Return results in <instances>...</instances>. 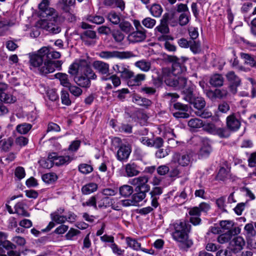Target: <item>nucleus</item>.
Here are the masks:
<instances>
[{
    "label": "nucleus",
    "instance_id": "f257e3e1",
    "mask_svg": "<svg viewBox=\"0 0 256 256\" xmlns=\"http://www.w3.org/2000/svg\"><path fill=\"white\" fill-rule=\"evenodd\" d=\"M60 54L54 51L50 47L44 46L36 52L29 54L30 68L37 69L42 74H46L54 72L56 69L60 70L62 62L53 60L60 57Z\"/></svg>",
    "mask_w": 256,
    "mask_h": 256
},
{
    "label": "nucleus",
    "instance_id": "f03ea898",
    "mask_svg": "<svg viewBox=\"0 0 256 256\" xmlns=\"http://www.w3.org/2000/svg\"><path fill=\"white\" fill-rule=\"evenodd\" d=\"M172 226V238L178 242V246L181 250H187L193 244L192 240L188 238L191 226L184 220H179L174 222Z\"/></svg>",
    "mask_w": 256,
    "mask_h": 256
},
{
    "label": "nucleus",
    "instance_id": "7ed1b4c3",
    "mask_svg": "<svg viewBox=\"0 0 256 256\" xmlns=\"http://www.w3.org/2000/svg\"><path fill=\"white\" fill-rule=\"evenodd\" d=\"M194 86H190L184 90V96L183 98L190 104H193L194 107L196 110L194 114L200 117L204 118H208L212 116V113L207 110H204L206 106L204 99L202 97L195 98L193 95V91Z\"/></svg>",
    "mask_w": 256,
    "mask_h": 256
},
{
    "label": "nucleus",
    "instance_id": "20e7f679",
    "mask_svg": "<svg viewBox=\"0 0 256 256\" xmlns=\"http://www.w3.org/2000/svg\"><path fill=\"white\" fill-rule=\"evenodd\" d=\"M40 16L45 18L38 22L40 26L52 34H58L61 31L60 26L56 23L58 18L56 10L48 7L44 12H40Z\"/></svg>",
    "mask_w": 256,
    "mask_h": 256
},
{
    "label": "nucleus",
    "instance_id": "39448f33",
    "mask_svg": "<svg viewBox=\"0 0 256 256\" xmlns=\"http://www.w3.org/2000/svg\"><path fill=\"white\" fill-rule=\"evenodd\" d=\"M164 82L169 86L183 89L182 92L184 96V90L188 88L189 86H194L190 82H188L186 78L182 76L172 78L171 76H168L164 78Z\"/></svg>",
    "mask_w": 256,
    "mask_h": 256
},
{
    "label": "nucleus",
    "instance_id": "423d86ee",
    "mask_svg": "<svg viewBox=\"0 0 256 256\" xmlns=\"http://www.w3.org/2000/svg\"><path fill=\"white\" fill-rule=\"evenodd\" d=\"M102 58L109 59L116 58L120 59H127L135 56V54L130 51H102L98 54Z\"/></svg>",
    "mask_w": 256,
    "mask_h": 256
},
{
    "label": "nucleus",
    "instance_id": "0eeeda50",
    "mask_svg": "<svg viewBox=\"0 0 256 256\" xmlns=\"http://www.w3.org/2000/svg\"><path fill=\"white\" fill-rule=\"evenodd\" d=\"M112 69L116 73L120 74L122 79L127 82L132 76L133 72L130 70V66L126 64L120 62L115 64L113 66Z\"/></svg>",
    "mask_w": 256,
    "mask_h": 256
},
{
    "label": "nucleus",
    "instance_id": "6e6552de",
    "mask_svg": "<svg viewBox=\"0 0 256 256\" xmlns=\"http://www.w3.org/2000/svg\"><path fill=\"white\" fill-rule=\"evenodd\" d=\"M148 178L146 176H141L132 178L129 180V183L136 186V191L148 192L150 190V186L148 184Z\"/></svg>",
    "mask_w": 256,
    "mask_h": 256
},
{
    "label": "nucleus",
    "instance_id": "1a4fd4ad",
    "mask_svg": "<svg viewBox=\"0 0 256 256\" xmlns=\"http://www.w3.org/2000/svg\"><path fill=\"white\" fill-rule=\"evenodd\" d=\"M204 130L209 134L218 135L220 138H228L229 133L228 130L224 128H217L212 123H207L203 125Z\"/></svg>",
    "mask_w": 256,
    "mask_h": 256
},
{
    "label": "nucleus",
    "instance_id": "9d476101",
    "mask_svg": "<svg viewBox=\"0 0 256 256\" xmlns=\"http://www.w3.org/2000/svg\"><path fill=\"white\" fill-rule=\"evenodd\" d=\"M48 158L54 164L59 166L68 165L74 160V157L68 154L58 156L56 153H52L49 154Z\"/></svg>",
    "mask_w": 256,
    "mask_h": 256
},
{
    "label": "nucleus",
    "instance_id": "9b49d317",
    "mask_svg": "<svg viewBox=\"0 0 256 256\" xmlns=\"http://www.w3.org/2000/svg\"><path fill=\"white\" fill-rule=\"evenodd\" d=\"M132 152L131 146L128 144H122L118 148L116 158L120 162H126Z\"/></svg>",
    "mask_w": 256,
    "mask_h": 256
},
{
    "label": "nucleus",
    "instance_id": "f8f14e48",
    "mask_svg": "<svg viewBox=\"0 0 256 256\" xmlns=\"http://www.w3.org/2000/svg\"><path fill=\"white\" fill-rule=\"evenodd\" d=\"M50 218L52 220L50 222L46 228L42 230L43 232H48L52 228L54 227L55 224H64L66 221V216L56 214V213H52L50 214Z\"/></svg>",
    "mask_w": 256,
    "mask_h": 256
},
{
    "label": "nucleus",
    "instance_id": "ddd939ff",
    "mask_svg": "<svg viewBox=\"0 0 256 256\" xmlns=\"http://www.w3.org/2000/svg\"><path fill=\"white\" fill-rule=\"evenodd\" d=\"M163 192L162 188L160 186H156L152 188L150 192V204L152 206L156 208L159 206L158 200Z\"/></svg>",
    "mask_w": 256,
    "mask_h": 256
},
{
    "label": "nucleus",
    "instance_id": "4468645a",
    "mask_svg": "<svg viewBox=\"0 0 256 256\" xmlns=\"http://www.w3.org/2000/svg\"><path fill=\"white\" fill-rule=\"evenodd\" d=\"M226 124L227 128L232 132L237 131L241 125L240 121L237 118L234 113L227 116Z\"/></svg>",
    "mask_w": 256,
    "mask_h": 256
},
{
    "label": "nucleus",
    "instance_id": "2eb2a0df",
    "mask_svg": "<svg viewBox=\"0 0 256 256\" xmlns=\"http://www.w3.org/2000/svg\"><path fill=\"white\" fill-rule=\"evenodd\" d=\"M191 154H180L176 153L174 154L172 161L174 162H178L180 165L185 166L188 165L190 162Z\"/></svg>",
    "mask_w": 256,
    "mask_h": 256
},
{
    "label": "nucleus",
    "instance_id": "dca6fc26",
    "mask_svg": "<svg viewBox=\"0 0 256 256\" xmlns=\"http://www.w3.org/2000/svg\"><path fill=\"white\" fill-rule=\"evenodd\" d=\"M124 170L128 177H132L139 174L142 168L134 162H130L125 165Z\"/></svg>",
    "mask_w": 256,
    "mask_h": 256
},
{
    "label": "nucleus",
    "instance_id": "f3484780",
    "mask_svg": "<svg viewBox=\"0 0 256 256\" xmlns=\"http://www.w3.org/2000/svg\"><path fill=\"white\" fill-rule=\"evenodd\" d=\"M86 64V60H80L76 61L70 65L68 69V73L72 76H75L78 72L82 74L83 68Z\"/></svg>",
    "mask_w": 256,
    "mask_h": 256
},
{
    "label": "nucleus",
    "instance_id": "a211bd4d",
    "mask_svg": "<svg viewBox=\"0 0 256 256\" xmlns=\"http://www.w3.org/2000/svg\"><path fill=\"white\" fill-rule=\"evenodd\" d=\"M93 67L101 75L110 76V66L108 63L100 60H96L93 62Z\"/></svg>",
    "mask_w": 256,
    "mask_h": 256
},
{
    "label": "nucleus",
    "instance_id": "6ab92c4d",
    "mask_svg": "<svg viewBox=\"0 0 256 256\" xmlns=\"http://www.w3.org/2000/svg\"><path fill=\"white\" fill-rule=\"evenodd\" d=\"M146 38V30H136L128 36V40L130 43H136L144 41Z\"/></svg>",
    "mask_w": 256,
    "mask_h": 256
},
{
    "label": "nucleus",
    "instance_id": "aec40b11",
    "mask_svg": "<svg viewBox=\"0 0 256 256\" xmlns=\"http://www.w3.org/2000/svg\"><path fill=\"white\" fill-rule=\"evenodd\" d=\"M244 244V240L242 237L236 236L230 242V250L234 253H238L242 250Z\"/></svg>",
    "mask_w": 256,
    "mask_h": 256
},
{
    "label": "nucleus",
    "instance_id": "412c9836",
    "mask_svg": "<svg viewBox=\"0 0 256 256\" xmlns=\"http://www.w3.org/2000/svg\"><path fill=\"white\" fill-rule=\"evenodd\" d=\"M205 2L204 0H197L196 2H193L191 4V10L192 13L196 19L200 16V14L204 11L203 7Z\"/></svg>",
    "mask_w": 256,
    "mask_h": 256
},
{
    "label": "nucleus",
    "instance_id": "4be33fe9",
    "mask_svg": "<svg viewBox=\"0 0 256 256\" xmlns=\"http://www.w3.org/2000/svg\"><path fill=\"white\" fill-rule=\"evenodd\" d=\"M188 214L190 216V222L194 226L198 225L200 224L201 219L200 216L201 213L200 210L197 207L195 206L190 208L188 212Z\"/></svg>",
    "mask_w": 256,
    "mask_h": 256
},
{
    "label": "nucleus",
    "instance_id": "5701e85b",
    "mask_svg": "<svg viewBox=\"0 0 256 256\" xmlns=\"http://www.w3.org/2000/svg\"><path fill=\"white\" fill-rule=\"evenodd\" d=\"M186 71V68L183 64L175 62L172 64V72L169 76H171L172 78L178 77L179 76L180 74L184 73Z\"/></svg>",
    "mask_w": 256,
    "mask_h": 256
},
{
    "label": "nucleus",
    "instance_id": "b1692460",
    "mask_svg": "<svg viewBox=\"0 0 256 256\" xmlns=\"http://www.w3.org/2000/svg\"><path fill=\"white\" fill-rule=\"evenodd\" d=\"M14 90L12 88L8 89L5 92L2 93L0 95V100L7 104H12L16 100V97L13 96V92Z\"/></svg>",
    "mask_w": 256,
    "mask_h": 256
},
{
    "label": "nucleus",
    "instance_id": "393cba45",
    "mask_svg": "<svg viewBox=\"0 0 256 256\" xmlns=\"http://www.w3.org/2000/svg\"><path fill=\"white\" fill-rule=\"evenodd\" d=\"M228 80L231 84V88L234 89V92H236V88L240 84V78L234 74V72L230 71L228 72L226 75Z\"/></svg>",
    "mask_w": 256,
    "mask_h": 256
},
{
    "label": "nucleus",
    "instance_id": "a878e982",
    "mask_svg": "<svg viewBox=\"0 0 256 256\" xmlns=\"http://www.w3.org/2000/svg\"><path fill=\"white\" fill-rule=\"evenodd\" d=\"M146 76L145 74H139L136 75L134 74L133 72L132 76L130 78L127 82L129 86H140L142 82L145 80Z\"/></svg>",
    "mask_w": 256,
    "mask_h": 256
},
{
    "label": "nucleus",
    "instance_id": "bb28decb",
    "mask_svg": "<svg viewBox=\"0 0 256 256\" xmlns=\"http://www.w3.org/2000/svg\"><path fill=\"white\" fill-rule=\"evenodd\" d=\"M104 4L106 6L112 8H118L122 11L125 8L124 2L123 0H104Z\"/></svg>",
    "mask_w": 256,
    "mask_h": 256
},
{
    "label": "nucleus",
    "instance_id": "cd10ccee",
    "mask_svg": "<svg viewBox=\"0 0 256 256\" xmlns=\"http://www.w3.org/2000/svg\"><path fill=\"white\" fill-rule=\"evenodd\" d=\"M98 189V185L94 182L88 183L82 188L81 190L83 194H90L96 192Z\"/></svg>",
    "mask_w": 256,
    "mask_h": 256
},
{
    "label": "nucleus",
    "instance_id": "c85d7f7f",
    "mask_svg": "<svg viewBox=\"0 0 256 256\" xmlns=\"http://www.w3.org/2000/svg\"><path fill=\"white\" fill-rule=\"evenodd\" d=\"M134 66L144 72H148L151 68V62L145 60H142L136 62Z\"/></svg>",
    "mask_w": 256,
    "mask_h": 256
},
{
    "label": "nucleus",
    "instance_id": "c756f323",
    "mask_svg": "<svg viewBox=\"0 0 256 256\" xmlns=\"http://www.w3.org/2000/svg\"><path fill=\"white\" fill-rule=\"evenodd\" d=\"M82 74L86 76V77H88L90 79V80H96L97 78L96 75L93 71V70L92 69L90 66L87 61L86 64L83 68Z\"/></svg>",
    "mask_w": 256,
    "mask_h": 256
},
{
    "label": "nucleus",
    "instance_id": "7c9ffc66",
    "mask_svg": "<svg viewBox=\"0 0 256 256\" xmlns=\"http://www.w3.org/2000/svg\"><path fill=\"white\" fill-rule=\"evenodd\" d=\"M224 78L220 74H214L210 78V83L214 86H220L223 84Z\"/></svg>",
    "mask_w": 256,
    "mask_h": 256
},
{
    "label": "nucleus",
    "instance_id": "2f4dec72",
    "mask_svg": "<svg viewBox=\"0 0 256 256\" xmlns=\"http://www.w3.org/2000/svg\"><path fill=\"white\" fill-rule=\"evenodd\" d=\"M13 144V140L11 138L3 139L0 141V149L4 152H8Z\"/></svg>",
    "mask_w": 256,
    "mask_h": 256
},
{
    "label": "nucleus",
    "instance_id": "473e14b6",
    "mask_svg": "<svg viewBox=\"0 0 256 256\" xmlns=\"http://www.w3.org/2000/svg\"><path fill=\"white\" fill-rule=\"evenodd\" d=\"M156 34H168L169 32V28L164 20H161L160 24L157 26L155 29Z\"/></svg>",
    "mask_w": 256,
    "mask_h": 256
},
{
    "label": "nucleus",
    "instance_id": "72a5a7b5",
    "mask_svg": "<svg viewBox=\"0 0 256 256\" xmlns=\"http://www.w3.org/2000/svg\"><path fill=\"white\" fill-rule=\"evenodd\" d=\"M76 82L78 86L83 88H89L91 84L90 79L84 74L78 76L76 80Z\"/></svg>",
    "mask_w": 256,
    "mask_h": 256
},
{
    "label": "nucleus",
    "instance_id": "f704fd0d",
    "mask_svg": "<svg viewBox=\"0 0 256 256\" xmlns=\"http://www.w3.org/2000/svg\"><path fill=\"white\" fill-rule=\"evenodd\" d=\"M151 14L156 18L160 17L162 12V8L160 4H153L149 8Z\"/></svg>",
    "mask_w": 256,
    "mask_h": 256
},
{
    "label": "nucleus",
    "instance_id": "c9c22d12",
    "mask_svg": "<svg viewBox=\"0 0 256 256\" xmlns=\"http://www.w3.org/2000/svg\"><path fill=\"white\" fill-rule=\"evenodd\" d=\"M211 151L212 148L210 145L204 144L200 150L198 154L199 158H207L210 155Z\"/></svg>",
    "mask_w": 256,
    "mask_h": 256
},
{
    "label": "nucleus",
    "instance_id": "e433bc0d",
    "mask_svg": "<svg viewBox=\"0 0 256 256\" xmlns=\"http://www.w3.org/2000/svg\"><path fill=\"white\" fill-rule=\"evenodd\" d=\"M126 242L128 246L131 248L136 250H138L140 249V244L136 240L130 237H126Z\"/></svg>",
    "mask_w": 256,
    "mask_h": 256
},
{
    "label": "nucleus",
    "instance_id": "4c0bfd02",
    "mask_svg": "<svg viewBox=\"0 0 256 256\" xmlns=\"http://www.w3.org/2000/svg\"><path fill=\"white\" fill-rule=\"evenodd\" d=\"M32 128V125L28 123H23L18 124L16 127L17 132L20 134H27Z\"/></svg>",
    "mask_w": 256,
    "mask_h": 256
},
{
    "label": "nucleus",
    "instance_id": "58836bf2",
    "mask_svg": "<svg viewBox=\"0 0 256 256\" xmlns=\"http://www.w3.org/2000/svg\"><path fill=\"white\" fill-rule=\"evenodd\" d=\"M15 212L18 215L29 217L30 214L24 208V204L22 202H18L14 206Z\"/></svg>",
    "mask_w": 256,
    "mask_h": 256
},
{
    "label": "nucleus",
    "instance_id": "ea45409f",
    "mask_svg": "<svg viewBox=\"0 0 256 256\" xmlns=\"http://www.w3.org/2000/svg\"><path fill=\"white\" fill-rule=\"evenodd\" d=\"M42 179L46 183L52 184L57 180L58 176L55 173L50 172L43 174Z\"/></svg>",
    "mask_w": 256,
    "mask_h": 256
},
{
    "label": "nucleus",
    "instance_id": "a19ab883",
    "mask_svg": "<svg viewBox=\"0 0 256 256\" xmlns=\"http://www.w3.org/2000/svg\"><path fill=\"white\" fill-rule=\"evenodd\" d=\"M101 80H110L114 87H118L121 84L120 76L119 77L116 74H114L110 76H109L108 77L102 76L101 77Z\"/></svg>",
    "mask_w": 256,
    "mask_h": 256
},
{
    "label": "nucleus",
    "instance_id": "79ce46f5",
    "mask_svg": "<svg viewBox=\"0 0 256 256\" xmlns=\"http://www.w3.org/2000/svg\"><path fill=\"white\" fill-rule=\"evenodd\" d=\"M133 192L132 188L128 185H124L120 188V193L124 197H128Z\"/></svg>",
    "mask_w": 256,
    "mask_h": 256
},
{
    "label": "nucleus",
    "instance_id": "37998d69",
    "mask_svg": "<svg viewBox=\"0 0 256 256\" xmlns=\"http://www.w3.org/2000/svg\"><path fill=\"white\" fill-rule=\"evenodd\" d=\"M230 176V172L224 168H221L216 176V178L218 180L224 181Z\"/></svg>",
    "mask_w": 256,
    "mask_h": 256
},
{
    "label": "nucleus",
    "instance_id": "c03bdc74",
    "mask_svg": "<svg viewBox=\"0 0 256 256\" xmlns=\"http://www.w3.org/2000/svg\"><path fill=\"white\" fill-rule=\"evenodd\" d=\"M56 78L60 80V84L65 87H68L70 84L68 79V76L66 74L58 73L56 74Z\"/></svg>",
    "mask_w": 256,
    "mask_h": 256
},
{
    "label": "nucleus",
    "instance_id": "a18cd8bd",
    "mask_svg": "<svg viewBox=\"0 0 256 256\" xmlns=\"http://www.w3.org/2000/svg\"><path fill=\"white\" fill-rule=\"evenodd\" d=\"M136 193L132 196L133 202L136 206L138 202L142 201L146 196V192L142 191H136Z\"/></svg>",
    "mask_w": 256,
    "mask_h": 256
},
{
    "label": "nucleus",
    "instance_id": "49530a36",
    "mask_svg": "<svg viewBox=\"0 0 256 256\" xmlns=\"http://www.w3.org/2000/svg\"><path fill=\"white\" fill-rule=\"evenodd\" d=\"M202 121L198 118H192L188 122V126L194 128H199L203 126Z\"/></svg>",
    "mask_w": 256,
    "mask_h": 256
},
{
    "label": "nucleus",
    "instance_id": "de8ad7c7",
    "mask_svg": "<svg viewBox=\"0 0 256 256\" xmlns=\"http://www.w3.org/2000/svg\"><path fill=\"white\" fill-rule=\"evenodd\" d=\"M190 50L194 54H198L200 52V43L199 41L190 40Z\"/></svg>",
    "mask_w": 256,
    "mask_h": 256
},
{
    "label": "nucleus",
    "instance_id": "09e8293b",
    "mask_svg": "<svg viewBox=\"0 0 256 256\" xmlns=\"http://www.w3.org/2000/svg\"><path fill=\"white\" fill-rule=\"evenodd\" d=\"M108 20L112 24H117L120 22V16L114 11L110 12L108 15Z\"/></svg>",
    "mask_w": 256,
    "mask_h": 256
},
{
    "label": "nucleus",
    "instance_id": "8fccbe9b",
    "mask_svg": "<svg viewBox=\"0 0 256 256\" xmlns=\"http://www.w3.org/2000/svg\"><path fill=\"white\" fill-rule=\"evenodd\" d=\"M96 32L92 30H86L80 35V38L82 40H85L86 39L88 38L93 40L96 38Z\"/></svg>",
    "mask_w": 256,
    "mask_h": 256
},
{
    "label": "nucleus",
    "instance_id": "3c124183",
    "mask_svg": "<svg viewBox=\"0 0 256 256\" xmlns=\"http://www.w3.org/2000/svg\"><path fill=\"white\" fill-rule=\"evenodd\" d=\"M190 12H184L182 13L178 18V22L182 26H186L187 24L190 20Z\"/></svg>",
    "mask_w": 256,
    "mask_h": 256
},
{
    "label": "nucleus",
    "instance_id": "603ef678",
    "mask_svg": "<svg viewBox=\"0 0 256 256\" xmlns=\"http://www.w3.org/2000/svg\"><path fill=\"white\" fill-rule=\"evenodd\" d=\"M80 233V232L74 228H70L65 235L66 239L67 240H73L75 239V236Z\"/></svg>",
    "mask_w": 256,
    "mask_h": 256
},
{
    "label": "nucleus",
    "instance_id": "864d4df0",
    "mask_svg": "<svg viewBox=\"0 0 256 256\" xmlns=\"http://www.w3.org/2000/svg\"><path fill=\"white\" fill-rule=\"evenodd\" d=\"M87 20L89 22L96 24H102L104 22V17L100 16H89Z\"/></svg>",
    "mask_w": 256,
    "mask_h": 256
},
{
    "label": "nucleus",
    "instance_id": "5fc2aeb1",
    "mask_svg": "<svg viewBox=\"0 0 256 256\" xmlns=\"http://www.w3.org/2000/svg\"><path fill=\"white\" fill-rule=\"evenodd\" d=\"M242 58L244 60L245 63L249 64L251 66H253L256 64V61L252 56L249 54L242 53Z\"/></svg>",
    "mask_w": 256,
    "mask_h": 256
},
{
    "label": "nucleus",
    "instance_id": "6e6d98bb",
    "mask_svg": "<svg viewBox=\"0 0 256 256\" xmlns=\"http://www.w3.org/2000/svg\"><path fill=\"white\" fill-rule=\"evenodd\" d=\"M108 246L112 249V252L117 256H121L124 254V250H122L114 242L112 244H110Z\"/></svg>",
    "mask_w": 256,
    "mask_h": 256
},
{
    "label": "nucleus",
    "instance_id": "4d7b16f0",
    "mask_svg": "<svg viewBox=\"0 0 256 256\" xmlns=\"http://www.w3.org/2000/svg\"><path fill=\"white\" fill-rule=\"evenodd\" d=\"M142 24L148 28H152L156 25V20L151 18L148 17L144 18L142 22Z\"/></svg>",
    "mask_w": 256,
    "mask_h": 256
},
{
    "label": "nucleus",
    "instance_id": "13d9d810",
    "mask_svg": "<svg viewBox=\"0 0 256 256\" xmlns=\"http://www.w3.org/2000/svg\"><path fill=\"white\" fill-rule=\"evenodd\" d=\"M220 225L222 228L224 230L230 231L234 225V222L230 220H224L220 222Z\"/></svg>",
    "mask_w": 256,
    "mask_h": 256
},
{
    "label": "nucleus",
    "instance_id": "bf43d9fd",
    "mask_svg": "<svg viewBox=\"0 0 256 256\" xmlns=\"http://www.w3.org/2000/svg\"><path fill=\"white\" fill-rule=\"evenodd\" d=\"M112 36L116 42H121L124 38V35L120 30H114L112 32Z\"/></svg>",
    "mask_w": 256,
    "mask_h": 256
},
{
    "label": "nucleus",
    "instance_id": "052dcab7",
    "mask_svg": "<svg viewBox=\"0 0 256 256\" xmlns=\"http://www.w3.org/2000/svg\"><path fill=\"white\" fill-rule=\"evenodd\" d=\"M136 100L138 104L146 108L150 106L152 104L150 100L144 98L138 97V98H136Z\"/></svg>",
    "mask_w": 256,
    "mask_h": 256
},
{
    "label": "nucleus",
    "instance_id": "680f3d73",
    "mask_svg": "<svg viewBox=\"0 0 256 256\" xmlns=\"http://www.w3.org/2000/svg\"><path fill=\"white\" fill-rule=\"evenodd\" d=\"M78 170L80 172L84 174H88L93 170V168L91 165L82 164L79 165Z\"/></svg>",
    "mask_w": 256,
    "mask_h": 256
},
{
    "label": "nucleus",
    "instance_id": "e2e57ef3",
    "mask_svg": "<svg viewBox=\"0 0 256 256\" xmlns=\"http://www.w3.org/2000/svg\"><path fill=\"white\" fill-rule=\"evenodd\" d=\"M61 100L62 104L66 106H69L71 104V101L70 99L69 94L68 91L66 90H62L61 91Z\"/></svg>",
    "mask_w": 256,
    "mask_h": 256
},
{
    "label": "nucleus",
    "instance_id": "0e129e2a",
    "mask_svg": "<svg viewBox=\"0 0 256 256\" xmlns=\"http://www.w3.org/2000/svg\"><path fill=\"white\" fill-rule=\"evenodd\" d=\"M83 206H92L94 209L97 210L96 200L95 196H92L86 202L82 203Z\"/></svg>",
    "mask_w": 256,
    "mask_h": 256
},
{
    "label": "nucleus",
    "instance_id": "69168bd1",
    "mask_svg": "<svg viewBox=\"0 0 256 256\" xmlns=\"http://www.w3.org/2000/svg\"><path fill=\"white\" fill-rule=\"evenodd\" d=\"M119 26L120 30L126 33L130 32L133 28L130 23L128 21L122 22Z\"/></svg>",
    "mask_w": 256,
    "mask_h": 256
},
{
    "label": "nucleus",
    "instance_id": "338daca9",
    "mask_svg": "<svg viewBox=\"0 0 256 256\" xmlns=\"http://www.w3.org/2000/svg\"><path fill=\"white\" fill-rule=\"evenodd\" d=\"M231 238L230 234L227 232L218 236L217 240L219 243L223 244L228 242Z\"/></svg>",
    "mask_w": 256,
    "mask_h": 256
},
{
    "label": "nucleus",
    "instance_id": "774afa93",
    "mask_svg": "<svg viewBox=\"0 0 256 256\" xmlns=\"http://www.w3.org/2000/svg\"><path fill=\"white\" fill-rule=\"evenodd\" d=\"M14 176L18 180H20L26 176L24 168L22 166H18L14 170Z\"/></svg>",
    "mask_w": 256,
    "mask_h": 256
}]
</instances>
